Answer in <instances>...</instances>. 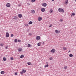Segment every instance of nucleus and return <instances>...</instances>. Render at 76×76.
I'll list each match as a JSON object with an SVG mask.
<instances>
[{"mask_svg": "<svg viewBox=\"0 0 76 76\" xmlns=\"http://www.w3.org/2000/svg\"><path fill=\"white\" fill-rule=\"evenodd\" d=\"M50 52L51 53H54L55 52H56V49L53 48L52 50L50 51Z\"/></svg>", "mask_w": 76, "mask_h": 76, "instance_id": "f257e3e1", "label": "nucleus"}, {"mask_svg": "<svg viewBox=\"0 0 76 76\" xmlns=\"http://www.w3.org/2000/svg\"><path fill=\"white\" fill-rule=\"evenodd\" d=\"M37 40H39L40 39V36H37L36 37Z\"/></svg>", "mask_w": 76, "mask_h": 76, "instance_id": "f03ea898", "label": "nucleus"}, {"mask_svg": "<svg viewBox=\"0 0 76 76\" xmlns=\"http://www.w3.org/2000/svg\"><path fill=\"white\" fill-rule=\"evenodd\" d=\"M22 48H20L18 49V51H19V52H20L21 51H22Z\"/></svg>", "mask_w": 76, "mask_h": 76, "instance_id": "7ed1b4c3", "label": "nucleus"}, {"mask_svg": "<svg viewBox=\"0 0 76 76\" xmlns=\"http://www.w3.org/2000/svg\"><path fill=\"white\" fill-rule=\"evenodd\" d=\"M6 6L7 7H10V4L9 3H7V4Z\"/></svg>", "mask_w": 76, "mask_h": 76, "instance_id": "20e7f679", "label": "nucleus"}, {"mask_svg": "<svg viewBox=\"0 0 76 76\" xmlns=\"http://www.w3.org/2000/svg\"><path fill=\"white\" fill-rule=\"evenodd\" d=\"M6 35L7 38H8L9 37V34L8 32H7L6 34Z\"/></svg>", "mask_w": 76, "mask_h": 76, "instance_id": "39448f33", "label": "nucleus"}, {"mask_svg": "<svg viewBox=\"0 0 76 76\" xmlns=\"http://www.w3.org/2000/svg\"><path fill=\"white\" fill-rule=\"evenodd\" d=\"M38 20H39V21H41V20H42V17H39L38 18Z\"/></svg>", "mask_w": 76, "mask_h": 76, "instance_id": "423d86ee", "label": "nucleus"}, {"mask_svg": "<svg viewBox=\"0 0 76 76\" xmlns=\"http://www.w3.org/2000/svg\"><path fill=\"white\" fill-rule=\"evenodd\" d=\"M18 17L20 18H21L22 17V15L21 14H19L18 15Z\"/></svg>", "mask_w": 76, "mask_h": 76, "instance_id": "0eeeda50", "label": "nucleus"}, {"mask_svg": "<svg viewBox=\"0 0 76 76\" xmlns=\"http://www.w3.org/2000/svg\"><path fill=\"white\" fill-rule=\"evenodd\" d=\"M43 6L44 7H46L47 6V3H44L42 4Z\"/></svg>", "mask_w": 76, "mask_h": 76, "instance_id": "6e6552de", "label": "nucleus"}, {"mask_svg": "<svg viewBox=\"0 0 76 76\" xmlns=\"http://www.w3.org/2000/svg\"><path fill=\"white\" fill-rule=\"evenodd\" d=\"M41 10L42 12H45V8H42L41 9Z\"/></svg>", "mask_w": 76, "mask_h": 76, "instance_id": "1a4fd4ad", "label": "nucleus"}, {"mask_svg": "<svg viewBox=\"0 0 76 76\" xmlns=\"http://www.w3.org/2000/svg\"><path fill=\"white\" fill-rule=\"evenodd\" d=\"M18 19V17L15 16L14 18H13L12 19V20H15V19Z\"/></svg>", "mask_w": 76, "mask_h": 76, "instance_id": "9d476101", "label": "nucleus"}, {"mask_svg": "<svg viewBox=\"0 0 76 76\" xmlns=\"http://www.w3.org/2000/svg\"><path fill=\"white\" fill-rule=\"evenodd\" d=\"M68 0H67L65 1V4H68Z\"/></svg>", "mask_w": 76, "mask_h": 76, "instance_id": "9b49d317", "label": "nucleus"}, {"mask_svg": "<svg viewBox=\"0 0 76 76\" xmlns=\"http://www.w3.org/2000/svg\"><path fill=\"white\" fill-rule=\"evenodd\" d=\"M55 32L57 34H59V33H60V32L58 31L57 30H55Z\"/></svg>", "mask_w": 76, "mask_h": 76, "instance_id": "f8f14e48", "label": "nucleus"}, {"mask_svg": "<svg viewBox=\"0 0 76 76\" xmlns=\"http://www.w3.org/2000/svg\"><path fill=\"white\" fill-rule=\"evenodd\" d=\"M58 11L59 12H61V8H59L58 9Z\"/></svg>", "mask_w": 76, "mask_h": 76, "instance_id": "ddd939ff", "label": "nucleus"}, {"mask_svg": "<svg viewBox=\"0 0 76 76\" xmlns=\"http://www.w3.org/2000/svg\"><path fill=\"white\" fill-rule=\"evenodd\" d=\"M61 12H62V13H64V10L63 9H61Z\"/></svg>", "mask_w": 76, "mask_h": 76, "instance_id": "4468645a", "label": "nucleus"}, {"mask_svg": "<svg viewBox=\"0 0 76 76\" xmlns=\"http://www.w3.org/2000/svg\"><path fill=\"white\" fill-rule=\"evenodd\" d=\"M69 57H73V54H70L69 55Z\"/></svg>", "mask_w": 76, "mask_h": 76, "instance_id": "2eb2a0df", "label": "nucleus"}, {"mask_svg": "<svg viewBox=\"0 0 76 76\" xmlns=\"http://www.w3.org/2000/svg\"><path fill=\"white\" fill-rule=\"evenodd\" d=\"M24 57V56H23V55H22L20 56V58H23V57Z\"/></svg>", "mask_w": 76, "mask_h": 76, "instance_id": "dca6fc26", "label": "nucleus"}, {"mask_svg": "<svg viewBox=\"0 0 76 76\" xmlns=\"http://www.w3.org/2000/svg\"><path fill=\"white\" fill-rule=\"evenodd\" d=\"M4 73H5V72L4 71H2L1 72V75H3V74H4Z\"/></svg>", "mask_w": 76, "mask_h": 76, "instance_id": "f3484780", "label": "nucleus"}, {"mask_svg": "<svg viewBox=\"0 0 76 76\" xmlns=\"http://www.w3.org/2000/svg\"><path fill=\"white\" fill-rule=\"evenodd\" d=\"M36 0H31V3H34V2H35Z\"/></svg>", "mask_w": 76, "mask_h": 76, "instance_id": "a211bd4d", "label": "nucleus"}, {"mask_svg": "<svg viewBox=\"0 0 76 76\" xmlns=\"http://www.w3.org/2000/svg\"><path fill=\"white\" fill-rule=\"evenodd\" d=\"M28 24L29 25H31V24H32V21H30L28 23Z\"/></svg>", "mask_w": 76, "mask_h": 76, "instance_id": "6ab92c4d", "label": "nucleus"}, {"mask_svg": "<svg viewBox=\"0 0 76 76\" xmlns=\"http://www.w3.org/2000/svg\"><path fill=\"white\" fill-rule=\"evenodd\" d=\"M41 42H39L37 44L38 46H40L41 45Z\"/></svg>", "mask_w": 76, "mask_h": 76, "instance_id": "aec40b11", "label": "nucleus"}, {"mask_svg": "<svg viewBox=\"0 0 76 76\" xmlns=\"http://www.w3.org/2000/svg\"><path fill=\"white\" fill-rule=\"evenodd\" d=\"M14 42H18V39H15Z\"/></svg>", "mask_w": 76, "mask_h": 76, "instance_id": "412c9836", "label": "nucleus"}, {"mask_svg": "<svg viewBox=\"0 0 76 76\" xmlns=\"http://www.w3.org/2000/svg\"><path fill=\"white\" fill-rule=\"evenodd\" d=\"M8 48H9V46L8 45H7L5 47V49H8Z\"/></svg>", "mask_w": 76, "mask_h": 76, "instance_id": "4be33fe9", "label": "nucleus"}, {"mask_svg": "<svg viewBox=\"0 0 76 76\" xmlns=\"http://www.w3.org/2000/svg\"><path fill=\"white\" fill-rule=\"evenodd\" d=\"M63 49L64 50H67V48H66V47H63Z\"/></svg>", "mask_w": 76, "mask_h": 76, "instance_id": "5701e85b", "label": "nucleus"}, {"mask_svg": "<svg viewBox=\"0 0 76 76\" xmlns=\"http://www.w3.org/2000/svg\"><path fill=\"white\" fill-rule=\"evenodd\" d=\"M31 12L32 13H35V11L34 10H33V11H31Z\"/></svg>", "mask_w": 76, "mask_h": 76, "instance_id": "b1692460", "label": "nucleus"}, {"mask_svg": "<svg viewBox=\"0 0 76 76\" xmlns=\"http://www.w3.org/2000/svg\"><path fill=\"white\" fill-rule=\"evenodd\" d=\"M3 60L4 61H6V58H5V57H4L3 58Z\"/></svg>", "mask_w": 76, "mask_h": 76, "instance_id": "393cba45", "label": "nucleus"}, {"mask_svg": "<svg viewBox=\"0 0 76 76\" xmlns=\"http://www.w3.org/2000/svg\"><path fill=\"white\" fill-rule=\"evenodd\" d=\"M50 13H53V10H50Z\"/></svg>", "mask_w": 76, "mask_h": 76, "instance_id": "a878e982", "label": "nucleus"}, {"mask_svg": "<svg viewBox=\"0 0 76 76\" xmlns=\"http://www.w3.org/2000/svg\"><path fill=\"white\" fill-rule=\"evenodd\" d=\"M0 45L1 46V47H3V46L4 45V44L3 43H1Z\"/></svg>", "mask_w": 76, "mask_h": 76, "instance_id": "bb28decb", "label": "nucleus"}, {"mask_svg": "<svg viewBox=\"0 0 76 76\" xmlns=\"http://www.w3.org/2000/svg\"><path fill=\"white\" fill-rule=\"evenodd\" d=\"M72 16H75V13L73 12L72 13Z\"/></svg>", "mask_w": 76, "mask_h": 76, "instance_id": "cd10ccee", "label": "nucleus"}, {"mask_svg": "<svg viewBox=\"0 0 76 76\" xmlns=\"http://www.w3.org/2000/svg\"><path fill=\"white\" fill-rule=\"evenodd\" d=\"M48 67V64H47L45 66V67Z\"/></svg>", "mask_w": 76, "mask_h": 76, "instance_id": "c85d7f7f", "label": "nucleus"}, {"mask_svg": "<svg viewBox=\"0 0 76 76\" xmlns=\"http://www.w3.org/2000/svg\"><path fill=\"white\" fill-rule=\"evenodd\" d=\"M27 64L28 65H31V62H28V63Z\"/></svg>", "mask_w": 76, "mask_h": 76, "instance_id": "c756f323", "label": "nucleus"}, {"mask_svg": "<svg viewBox=\"0 0 76 76\" xmlns=\"http://www.w3.org/2000/svg\"><path fill=\"white\" fill-rule=\"evenodd\" d=\"M11 60H14V59L13 58V57H11L10 58Z\"/></svg>", "mask_w": 76, "mask_h": 76, "instance_id": "7c9ffc66", "label": "nucleus"}, {"mask_svg": "<svg viewBox=\"0 0 76 76\" xmlns=\"http://www.w3.org/2000/svg\"><path fill=\"white\" fill-rule=\"evenodd\" d=\"M23 73H24V72H23V71H22L21 72H20V73H21V75H22Z\"/></svg>", "mask_w": 76, "mask_h": 76, "instance_id": "2f4dec72", "label": "nucleus"}, {"mask_svg": "<svg viewBox=\"0 0 76 76\" xmlns=\"http://www.w3.org/2000/svg\"><path fill=\"white\" fill-rule=\"evenodd\" d=\"M28 47H31V45H30L29 44H28Z\"/></svg>", "mask_w": 76, "mask_h": 76, "instance_id": "473e14b6", "label": "nucleus"}, {"mask_svg": "<svg viewBox=\"0 0 76 76\" xmlns=\"http://www.w3.org/2000/svg\"><path fill=\"white\" fill-rule=\"evenodd\" d=\"M14 35H13V34H12L11 35V37H14Z\"/></svg>", "mask_w": 76, "mask_h": 76, "instance_id": "72a5a7b5", "label": "nucleus"}, {"mask_svg": "<svg viewBox=\"0 0 76 76\" xmlns=\"http://www.w3.org/2000/svg\"><path fill=\"white\" fill-rule=\"evenodd\" d=\"M18 42H21V40H20V39H18Z\"/></svg>", "mask_w": 76, "mask_h": 76, "instance_id": "f704fd0d", "label": "nucleus"}, {"mask_svg": "<svg viewBox=\"0 0 76 76\" xmlns=\"http://www.w3.org/2000/svg\"><path fill=\"white\" fill-rule=\"evenodd\" d=\"M53 25L52 24H50V26H49V28H50V27H51Z\"/></svg>", "mask_w": 76, "mask_h": 76, "instance_id": "c9c22d12", "label": "nucleus"}, {"mask_svg": "<svg viewBox=\"0 0 76 76\" xmlns=\"http://www.w3.org/2000/svg\"><path fill=\"white\" fill-rule=\"evenodd\" d=\"M23 72H24V73H25V72H26V70H25L24 69H23Z\"/></svg>", "mask_w": 76, "mask_h": 76, "instance_id": "e433bc0d", "label": "nucleus"}, {"mask_svg": "<svg viewBox=\"0 0 76 76\" xmlns=\"http://www.w3.org/2000/svg\"><path fill=\"white\" fill-rule=\"evenodd\" d=\"M17 74H18V73H17V72H15V76H16V75H17Z\"/></svg>", "mask_w": 76, "mask_h": 76, "instance_id": "4c0bfd02", "label": "nucleus"}, {"mask_svg": "<svg viewBox=\"0 0 76 76\" xmlns=\"http://www.w3.org/2000/svg\"><path fill=\"white\" fill-rule=\"evenodd\" d=\"M64 69H67V66H65L64 67Z\"/></svg>", "mask_w": 76, "mask_h": 76, "instance_id": "58836bf2", "label": "nucleus"}, {"mask_svg": "<svg viewBox=\"0 0 76 76\" xmlns=\"http://www.w3.org/2000/svg\"><path fill=\"white\" fill-rule=\"evenodd\" d=\"M49 59L51 60H53V58L52 57L51 58H49Z\"/></svg>", "mask_w": 76, "mask_h": 76, "instance_id": "ea45409f", "label": "nucleus"}, {"mask_svg": "<svg viewBox=\"0 0 76 76\" xmlns=\"http://www.w3.org/2000/svg\"><path fill=\"white\" fill-rule=\"evenodd\" d=\"M28 35H29V36H31V35H32V34H31V33H29V34Z\"/></svg>", "mask_w": 76, "mask_h": 76, "instance_id": "a19ab883", "label": "nucleus"}, {"mask_svg": "<svg viewBox=\"0 0 76 76\" xmlns=\"http://www.w3.org/2000/svg\"><path fill=\"white\" fill-rule=\"evenodd\" d=\"M28 25H28V24H27L25 25L26 26H28Z\"/></svg>", "mask_w": 76, "mask_h": 76, "instance_id": "79ce46f5", "label": "nucleus"}, {"mask_svg": "<svg viewBox=\"0 0 76 76\" xmlns=\"http://www.w3.org/2000/svg\"><path fill=\"white\" fill-rule=\"evenodd\" d=\"M60 21L61 22H63V20L61 19L60 20Z\"/></svg>", "mask_w": 76, "mask_h": 76, "instance_id": "37998d69", "label": "nucleus"}, {"mask_svg": "<svg viewBox=\"0 0 76 76\" xmlns=\"http://www.w3.org/2000/svg\"><path fill=\"white\" fill-rule=\"evenodd\" d=\"M27 31H29V29H28Z\"/></svg>", "mask_w": 76, "mask_h": 76, "instance_id": "c03bdc74", "label": "nucleus"}, {"mask_svg": "<svg viewBox=\"0 0 76 76\" xmlns=\"http://www.w3.org/2000/svg\"><path fill=\"white\" fill-rule=\"evenodd\" d=\"M70 50H69L68 53H70Z\"/></svg>", "mask_w": 76, "mask_h": 76, "instance_id": "a18cd8bd", "label": "nucleus"}, {"mask_svg": "<svg viewBox=\"0 0 76 76\" xmlns=\"http://www.w3.org/2000/svg\"><path fill=\"white\" fill-rule=\"evenodd\" d=\"M52 1H54L55 0H52Z\"/></svg>", "mask_w": 76, "mask_h": 76, "instance_id": "49530a36", "label": "nucleus"}, {"mask_svg": "<svg viewBox=\"0 0 76 76\" xmlns=\"http://www.w3.org/2000/svg\"><path fill=\"white\" fill-rule=\"evenodd\" d=\"M71 17H72V15H71Z\"/></svg>", "mask_w": 76, "mask_h": 76, "instance_id": "de8ad7c7", "label": "nucleus"}, {"mask_svg": "<svg viewBox=\"0 0 76 76\" xmlns=\"http://www.w3.org/2000/svg\"><path fill=\"white\" fill-rule=\"evenodd\" d=\"M43 44H44V42H43Z\"/></svg>", "mask_w": 76, "mask_h": 76, "instance_id": "09e8293b", "label": "nucleus"}, {"mask_svg": "<svg viewBox=\"0 0 76 76\" xmlns=\"http://www.w3.org/2000/svg\"><path fill=\"white\" fill-rule=\"evenodd\" d=\"M19 6H20V5H19Z\"/></svg>", "mask_w": 76, "mask_h": 76, "instance_id": "8fccbe9b", "label": "nucleus"}, {"mask_svg": "<svg viewBox=\"0 0 76 76\" xmlns=\"http://www.w3.org/2000/svg\"><path fill=\"white\" fill-rule=\"evenodd\" d=\"M75 1H76V0H75Z\"/></svg>", "mask_w": 76, "mask_h": 76, "instance_id": "3c124183", "label": "nucleus"}]
</instances>
